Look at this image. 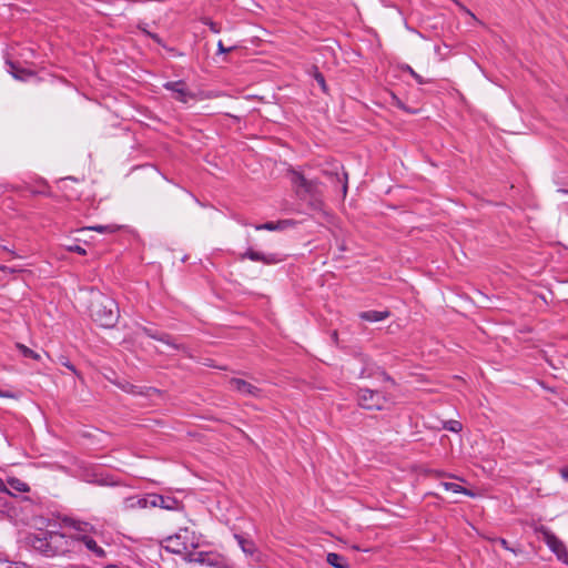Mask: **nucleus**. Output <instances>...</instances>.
<instances>
[{"label": "nucleus", "instance_id": "nucleus-1", "mask_svg": "<svg viewBox=\"0 0 568 568\" xmlns=\"http://www.w3.org/2000/svg\"><path fill=\"white\" fill-rule=\"evenodd\" d=\"M88 302V311L93 322L104 328H112L116 325L120 313L119 306L112 297L95 288H90Z\"/></svg>", "mask_w": 568, "mask_h": 568}, {"label": "nucleus", "instance_id": "nucleus-2", "mask_svg": "<svg viewBox=\"0 0 568 568\" xmlns=\"http://www.w3.org/2000/svg\"><path fill=\"white\" fill-rule=\"evenodd\" d=\"M29 542L37 552L49 558L77 552L79 546L73 535H32Z\"/></svg>", "mask_w": 568, "mask_h": 568}, {"label": "nucleus", "instance_id": "nucleus-3", "mask_svg": "<svg viewBox=\"0 0 568 568\" xmlns=\"http://www.w3.org/2000/svg\"><path fill=\"white\" fill-rule=\"evenodd\" d=\"M287 174L290 175L296 196L302 201H307L312 210H322L321 182L316 179H306L303 173L293 168L287 170Z\"/></svg>", "mask_w": 568, "mask_h": 568}, {"label": "nucleus", "instance_id": "nucleus-4", "mask_svg": "<svg viewBox=\"0 0 568 568\" xmlns=\"http://www.w3.org/2000/svg\"><path fill=\"white\" fill-rule=\"evenodd\" d=\"M358 405L368 410H383L387 408L389 398L381 390L361 388L357 395Z\"/></svg>", "mask_w": 568, "mask_h": 568}, {"label": "nucleus", "instance_id": "nucleus-5", "mask_svg": "<svg viewBox=\"0 0 568 568\" xmlns=\"http://www.w3.org/2000/svg\"><path fill=\"white\" fill-rule=\"evenodd\" d=\"M184 538H186V535L184 536ZM182 539L183 535H168V537L163 540L164 548L173 554L197 556L193 558V560L196 561H206L203 552L192 554L190 551V547L195 548V545L193 542L189 545L186 541Z\"/></svg>", "mask_w": 568, "mask_h": 568}, {"label": "nucleus", "instance_id": "nucleus-6", "mask_svg": "<svg viewBox=\"0 0 568 568\" xmlns=\"http://www.w3.org/2000/svg\"><path fill=\"white\" fill-rule=\"evenodd\" d=\"M143 334L146 336L156 339L159 342L164 343L173 351H184V345L178 343L176 338L172 337L170 334L159 331L155 327L152 326H143L141 327Z\"/></svg>", "mask_w": 568, "mask_h": 568}, {"label": "nucleus", "instance_id": "nucleus-7", "mask_svg": "<svg viewBox=\"0 0 568 568\" xmlns=\"http://www.w3.org/2000/svg\"><path fill=\"white\" fill-rule=\"evenodd\" d=\"M163 87L164 89L172 91L174 99L182 103H187L189 100L194 98V94L187 89L186 83L182 80L166 82Z\"/></svg>", "mask_w": 568, "mask_h": 568}, {"label": "nucleus", "instance_id": "nucleus-8", "mask_svg": "<svg viewBox=\"0 0 568 568\" xmlns=\"http://www.w3.org/2000/svg\"><path fill=\"white\" fill-rule=\"evenodd\" d=\"M544 540L558 560L568 566V549L557 535H544Z\"/></svg>", "mask_w": 568, "mask_h": 568}, {"label": "nucleus", "instance_id": "nucleus-9", "mask_svg": "<svg viewBox=\"0 0 568 568\" xmlns=\"http://www.w3.org/2000/svg\"><path fill=\"white\" fill-rule=\"evenodd\" d=\"M151 507L162 508L166 510H176L180 507V501L171 496H163L158 494H151Z\"/></svg>", "mask_w": 568, "mask_h": 568}, {"label": "nucleus", "instance_id": "nucleus-10", "mask_svg": "<svg viewBox=\"0 0 568 568\" xmlns=\"http://www.w3.org/2000/svg\"><path fill=\"white\" fill-rule=\"evenodd\" d=\"M79 540V546L77 547V552L80 550L81 544H83L88 550H90L98 558H105V550L98 545V542L92 538L91 535H80L79 538H74Z\"/></svg>", "mask_w": 568, "mask_h": 568}, {"label": "nucleus", "instance_id": "nucleus-11", "mask_svg": "<svg viewBox=\"0 0 568 568\" xmlns=\"http://www.w3.org/2000/svg\"><path fill=\"white\" fill-rule=\"evenodd\" d=\"M230 385L243 395L254 397H258L261 395V389L258 387L241 378H232L230 381Z\"/></svg>", "mask_w": 568, "mask_h": 568}, {"label": "nucleus", "instance_id": "nucleus-12", "mask_svg": "<svg viewBox=\"0 0 568 568\" xmlns=\"http://www.w3.org/2000/svg\"><path fill=\"white\" fill-rule=\"evenodd\" d=\"M244 258H250L251 261H254V262H263L264 264H267V265L276 264L281 261V258H278L276 256V254H267L266 255L261 252L254 251L253 248H248L245 253H243L241 255V260H244Z\"/></svg>", "mask_w": 568, "mask_h": 568}, {"label": "nucleus", "instance_id": "nucleus-13", "mask_svg": "<svg viewBox=\"0 0 568 568\" xmlns=\"http://www.w3.org/2000/svg\"><path fill=\"white\" fill-rule=\"evenodd\" d=\"M60 528L74 529L77 532H90L93 529L88 523L79 521L70 517L61 519Z\"/></svg>", "mask_w": 568, "mask_h": 568}, {"label": "nucleus", "instance_id": "nucleus-14", "mask_svg": "<svg viewBox=\"0 0 568 568\" xmlns=\"http://www.w3.org/2000/svg\"><path fill=\"white\" fill-rule=\"evenodd\" d=\"M234 537L245 555L255 559L258 558V549L252 540L245 538L243 535H234Z\"/></svg>", "mask_w": 568, "mask_h": 568}, {"label": "nucleus", "instance_id": "nucleus-15", "mask_svg": "<svg viewBox=\"0 0 568 568\" xmlns=\"http://www.w3.org/2000/svg\"><path fill=\"white\" fill-rule=\"evenodd\" d=\"M13 352H18L24 358H32L34 361H40L41 355L31 348L27 347L23 344L16 343L13 348H10V352H7V356L9 358H13Z\"/></svg>", "mask_w": 568, "mask_h": 568}, {"label": "nucleus", "instance_id": "nucleus-16", "mask_svg": "<svg viewBox=\"0 0 568 568\" xmlns=\"http://www.w3.org/2000/svg\"><path fill=\"white\" fill-rule=\"evenodd\" d=\"M151 494H148L143 497H129L124 500L125 509H134V508H148L151 507Z\"/></svg>", "mask_w": 568, "mask_h": 568}, {"label": "nucleus", "instance_id": "nucleus-17", "mask_svg": "<svg viewBox=\"0 0 568 568\" xmlns=\"http://www.w3.org/2000/svg\"><path fill=\"white\" fill-rule=\"evenodd\" d=\"M6 65L8 73L12 75V78L17 80L24 81L27 78L33 77V73L31 71H28L26 69H22L18 65H16L10 59L6 60Z\"/></svg>", "mask_w": 568, "mask_h": 568}, {"label": "nucleus", "instance_id": "nucleus-18", "mask_svg": "<svg viewBox=\"0 0 568 568\" xmlns=\"http://www.w3.org/2000/svg\"><path fill=\"white\" fill-rule=\"evenodd\" d=\"M295 222L293 220H281L277 222H266L264 224H258L255 226L257 231L267 230V231H282L287 226L294 225Z\"/></svg>", "mask_w": 568, "mask_h": 568}, {"label": "nucleus", "instance_id": "nucleus-19", "mask_svg": "<svg viewBox=\"0 0 568 568\" xmlns=\"http://www.w3.org/2000/svg\"><path fill=\"white\" fill-rule=\"evenodd\" d=\"M389 315L388 311H365L359 313V318L367 322H379L388 318Z\"/></svg>", "mask_w": 568, "mask_h": 568}, {"label": "nucleus", "instance_id": "nucleus-20", "mask_svg": "<svg viewBox=\"0 0 568 568\" xmlns=\"http://www.w3.org/2000/svg\"><path fill=\"white\" fill-rule=\"evenodd\" d=\"M326 561L334 568H348L346 559L335 552H328L326 556Z\"/></svg>", "mask_w": 568, "mask_h": 568}, {"label": "nucleus", "instance_id": "nucleus-21", "mask_svg": "<svg viewBox=\"0 0 568 568\" xmlns=\"http://www.w3.org/2000/svg\"><path fill=\"white\" fill-rule=\"evenodd\" d=\"M325 174L332 179V181H336L337 183H342V192L345 196L347 193V173L343 172V176L341 178L337 172H328L325 171Z\"/></svg>", "mask_w": 568, "mask_h": 568}, {"label": "nucleus", "instance_id": "nucleus-22", "mask_svg": "<svg viewBox=\"0 0 568 568\" xmlns=\"http://www.w3.org/2000/svg\"><path fill=\"white\" fill-rule=\"evenodd\" d=\"M7 483H8L9 487L16 491H19V493L29 491V486L24 481H22L18 478L9 477L7 479Z\"/></svg>", "mask_w": 568, "mask_h": 568}, {"label": "nucleus", "instance_id": "nucleus-23", "mask_svg": "<svg viewBox=\"0 0 568 568\" xmlns=\"http://www.w3.org/2000/svg\"><path fill=\"white\" fill-rule=\"evenodd\" d=\"M440 485L445 488V490H449V491H453L455 494H465V495H468V496H474V494L470 490H468V489H466V488H464L460 485H457L455 483L445 481V483H442Z\"/></svg>", "mask_w": 568, "mask_h": 568}, {"label": "nucleus", "instance_id": "nucleus-24", "mask_svg": "<svg viewBox=\"0 0 568 568\" xmlns=\"http://www.w3.org/2000/svg\"><path fill=\"white\" fill-rule=\"evenodd\" d=\"M489 541L493 544V545H500L503 548H505L506 550H509L511 551L513 554H517L519 551V548L517 546H510L509 542L501 538V537H494V538H489Z\"/></svg>", "mask_w": 568, "mask_h": 568}, {"label": "nucleus", "instance_id": "nucleus-25", "mask_svg": "<svg viewBox=\"0 0 568 568\" xmlns=\"http://www.w3.org/2000/svg\"><path fill=\"white\" fill-rule=\"evenodd\" d=\"M88 230L97 231L100 233H113L118 230V227L114 225H95L88 227Z\"/></svg>", "mask_w": 568, "mask_h": 568}, {"label": "nucleus", "instance_id": "nucleus-26", "mask_svg": "<svg viewBox=\"0 0 568 568\" xmlns=\"http://www.w3.org/2000/svg\"><path fill=\"white\" fill-rule=\"evenodd\" d=\"M402 70L407 71L416 80L417 83H419V84L426 83V81L423 79V77L419 75L417 72H415V70L410 65L405 64L402 68Z\"/></svg>", "mask_w": 568, "mask_h": 568}, {"label": "nucleus", "instance_id": "nucleus-27", "mask_svg": "<svg viewBox=\"0 0 568 568\" xmlns=\"http://www.w3.org/2000/svg\"><path fill=\"white\" fill-rule=\"evenodd\" d=\"M22 266H23L22 264H14V265L2 264V277L4 276L6 273L21 272Z\"/></svg>", "mask_w": 568, "mask_h": 568}, {"label": "nucleus", "instance_id": "nucleus-28", "mask_svg": "<svg viewBox=\"0 0 568 568\" xmlns=\"http://www.w3.org/2000/svg\"><path fill=\"white\" fill-rule=\"evenodd\" d=\"M314 69H315L314 79L316 80V82L318 83V85L321 87L323 92H327V85H326L324 75L321 72H318L316 68H314Z\"/></svg>", "mask_w": 568, "mask_h": 568}, {"label": "nucleus", "instance_id": "nucleus-29", "mask_svg": "<svg viewBox=\"0 0 568 568\" xmlns=\"http://www.w3.org/2000/svg\"><path fill=\"white\" fill-rule=\"evenodd\" d=\"M22 396V392L21 390H3L2 389V398H12V399H16L18 400L20 397Z\"/></svg>", "mask_w": 568, "mask_h": 568}, {"label": "nucleus", "instance_id": "nucleus-30", "mask_svg": "<svg viewBox=\"0 0 568 568\" xmlns=\"http://www.w3.org/2000/svg\"><path fill=\"white\" fill-rule=\"evenodd\" d=\"M445 428L450 432L457 433L462 430V424L457 420H449L445 424Z\"/></svg>", "mask_w": 568, "mask_h": 568}, {"label": "nucleus", "instance_id": "nucleus-31", "mask_svg": "<svg viewBox=\"0 0 568 568\" xmlns=\"http://www.w3.org/2000/svg\"><path fill=\"white\" fill-rule=\"evenodd\" d=\"M67 250L69 252H74V253H78L80 255H85L87 254V251L82 246H80L78 244L68 245Z\"/></svg>", "mask_w": 568, "mask_h": 568}, {"label": "nucleus", "instance_id": "nucleus-32", "mask_svg": "<svg viewBox=\"0 0 568 568\" xmlns=\"http://www.w3.org/2000/svg\"><path fill=\"white\" fill-rule=\"evenodd\" d=\"M204 23L206 26H209L210 30L213 31L214 33L221 32V27L216 22H214L212 20H209V19H205Z\"/></svg>", "mask_w": 568, "mask_h": 568}, {"label": "nucleus", "instance_id": "nucleus-33", "mask_svg": "<svg viewBox=\"0 0 568 568\" xmlns=\"http://www.w3.org/2000/svg\"><path fill=\"white\" fill-rule=\"evenodd\" d=\"M140 29L148 36L150 37L152 40H154L156 43L159 44H162V39L156 34V33H152L150 31H148L146 29L144 28H141Z\"/></svg>", "mask_w": 568, "mask_h": 568}, {"label": "nucleus", "instance_id": "nucleus-34", "mask_svg": "<svg viewBox=\"0 0 568 568\" xmlns=\"http://www.w3.org/2000/svg\"><path fill=\"white\" fill-rule=\"evenodd\" d=\"M12 252L7 248L6 246H2V255H1V258H2V263L4 262H8L10 260V257L12 256Z\"/></svg>", "mask_w": 568, "mask_h": 568}, {"label": "nucleus", "instance_id": "nucleus-35", "mask_svg": "<svg viewBox=\"0 0 568 568\" xmlns=\"http://www.w3.org/2000/svg\"><path fill=\"white\" fill-rule=\"evenodd\" d=\"M232 50H233V47L225 48L221 40L217 42V52L219 53H227V52H231Z\"/></svg>", "mask_w": 568, "mask_h": 568}, {"label": "nucleus", "instance_id": "nucleus-36", "mask_svg": "<svg viewBox=\"0 0 568 568\" xmlns=\"http://www.w3.org/2000/svg\"><path fill=\"white\" fill-rule=\"evenodd\" d=\"M7 568H28L24 564L8 562Z\"/></svg>", "mask_w": 568, "mask_h": 568}, {"label": "nucleus", "instance_id": "nucleus-37", "mask_svg": "<svg viewBox=\"0 0 568 568\" xmlns=\"http://www.w3.org/2000/svg\"><path fill=\"white\" fill-rule=\"evenodd\" d=\"M371 376H372V373H371V372H368V369H367V368H363V369L361 371L359 377L365 378V377H371Z\"/></svg>", "mask_w": 568, "mask_h": 568}, {"label": "nucleus", "instance_id": "nucleus-38", "mask_svg": "<svg viewBox=\"0 0 568 568\" xmlns=\"http://www.w3.org/2000/svg\"><path fill=\"white\" fill-rule=\"evenodd\" d=\"M560 475H561V477H562L565 480H567V481H568V467H562V468L560 469Z\"/></svg>", "mask_w": 568, "mask_h": 568}, {"label": "nucleus", "instance_id": "nucleus-39", "mask_svg": "<svg viewBox=\"0 0 568 568\" xmlns=\"http://www.w3.org/2000/svg\"><path fill=\"white\" fill-rule=\"evenodd\" d=\"M381 375L383 376L384 381H387V382H390V383H395L394 379L387 375L384 371L381 372Z\"/></svg>", "mask_w": 568, "mask_h": 568}, {"label": "nucleus", "instance_id": "nucleus-40", "mask_svg": "<svg viewBox=\"0 0 568 568\" xmlns=\"http://www.w3.org/2000/svg\"><path fill=\"white\" fill-rule=\"evenodd\" d=\"M1 491H2V495H9V496H11V495H12V493L10 491V489H9V488H7V487L4 486V484H3V483H2Z\"/></svg>", "mask_w": 568, "mask_h": 568}, {"label": "nucleus", "instance_id": "nucleus-41", "mask_svg": "<svg viewBox=\"0 0 568 568\" xmlns=\"http://www.w3.org/2000/svg\"><path fill=\"white\" fill-rule=\"evenodd\" d=\"M123 389L129 393H134V386L128 384L126 386H123Z\"/></svg>", "mask_w": 568, "mask_h": 568}, {"label": "nucleus", "instance_id": "nucleus-42", "mask_svg": "<svg viewBox=\"0 0 568 568\" xmlns=\"http://www.w3.org/2000/svg\"><path fill=\"white\" fill-rule=\"evenodd\" d=\"M332 339H333L334 342H337V332H336V331H334V332L332 333Z\"/></svg>", "mask_w": 568, "mask_h": 568}, {"label": "nucleus", "instance_id": "nucleus-43", "mask_svg": "<svg viewBox=\"0 0 568 568\" xmlns=\"http://www.w3.org/2000/svg\"><path fill=\"white\" fill-rule=\"evenodd\" d=\"M67 367H68V368H70L71 371L75 372V368H74V366H73V365H71V364H67Z\"/></svg>", "mask_w": 568, "mask_h": 568}, {"label": "nucleus", "instance_id": "nucleus-44", "mask_svg": "<svg viewBox=\"0 0 568 568\" xmlns=\"http://www.w3.org/2000/svg\"><path fill=\"white\" fill-rule=\"evenodd\" d=\"M104 568H120V567H119V566H116V565H108V566H105Z\"/></svg>", "mask_w": 568, "mask_h": 568}, {"label": "nucleus", "instance_id": "nucleus-45", "mask_svg": "<svg viewBox=\"0 0 568 568\" xmlns=\"http://www.w3.org/2000/svg\"><path fill=\"white\" fill-rule=\"evenodd\" d=\"M437 476H446L443 471H435Z\"/></svg>", "mask_w": 568, "mask_h": 568}, {"label": "nucleus", "instance_id": "nucleus-46", "mask_svg": "<svg viewBox=\"0 0 568 568\" xmlns=\"http://www.w3.org/2000/svg\"><path fill=\"white\" fill-rule=\"evenodd\" d=\"M353 548L356 550H361V548L358 546H354Z\"/></svg>", "mask_w": 568, "mask_h": 568}, {"label": "nucleus", "instance_id": "nucleus-47", "mask_svg": "<svg viewBox=\"0 0 568 568\" xmlns=\"http://www.w3.org/2000/svg\"><path fill=\"white\" fill-rule=\"evenodd\" d=\"M45 532L53 534V532H55V531H54V530H47Z\"/></svg>", "mask_w": 568, "mask_h": 568}]
</instances>
